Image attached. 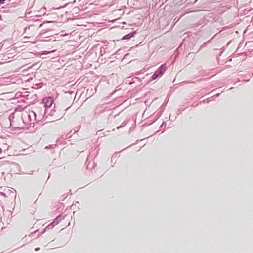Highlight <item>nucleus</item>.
<instances>
[{"label":"nucleus","mask_w":253,"mask_h":253,"mask_svg":"<svg viewBox=\"0 0 253 253\" xmlns=\"http://www.w3.org/2000/svg\"><path fill=\"white\" fill-rule=\"evenodd\" d=\"M43 114L44 115L41 119V121L45 124L58 120L60 118L56 116V111L52 110L51 108H43L41 115H43Z\"/></svg>","instance_id":"obj_1"},{"label":"nucleus","mask_w":253,"mask_h":253,"mask_svg":"<svg viewBox=\"0 0 253 253\" xmlns=\"http://www.w3.org/2000/svg\"><path fill=\"white\" fill-rule=\"evenodd\" d=\"M167 69V66L165 64H162L160 67L156 70L154 73L152 75L151 79L149 82L156 79L158 78L161 77L165 73Z\"/></svg>","instance_id":"obj_2"},{"label":"nucleus","mask_w":253,"mask_h":253,"mask_svg":"<svg viewBox=\"0 0 253 253\" xmlns=\"http://www.w3.org/2000/svg\"><path fill=\"white\" fill-rule=\"evenodd\" d=\"M53 102L52 97H46L43 99L41 105L43 108H51Z\"/></svg>","instance_id":"obj_3"},{"label":"nucleus","mask_w":253,"mask_h":253,"mask_svg":"<svg viewBox=\"0 0 253 253\" xmlns=\"http://www.w3.org/2000/svg\"><path fill=\"white\" fill-rule=\"evenodd\" d=\"M43 109V107H37L35 109V111H32V113L35 116V119L38 120V121L41 120L42 118L43 115H41L42 110ZM44 115V114H43Z\"/></svg>","instance_id":"obj_4"},{"label":"nucleus","mask_w":253,"mask_h":253,"mask_svg":"<svg viewBox=\"0 0 253 253\" xmlns=\"http://www.w3.org/2000/svg\"><path fill=\"white\" fill-rule=\"evenodd\" d=\"M136 34V31H134L132 32L129 33V34H127L124 36L122 38V40H129L130 38L133 37Z\"/></svg>","instance_id":"obj_5"},{"label":"nucleus","mask_w":253,"mask_h":253,"mask_svg":"<svg viewBox=\"0 0 253 253\" xmlns=\"http://www.w3.org/2000/svg\"><path fill=\"white\" fill-rule=\"evenodd\" d=\"M64 216H62L61 215L57 216L56 218L53 220V223L56 225H57L60 221L64 219Z\"/></svg>","instance_id":"obj_6"},{"label":"nucleus","mask_w":253,"mask_h":253,"mask_svg":"<svg viewBox=\"0 0 253 253\" xmlns=\"http://www.w3.org/2000/svg\"><path fill=\"white\" fill-rule=\"evenodd\" d=\"M105 109L104 108H103L102 107H97L95 109V112H94V115H96V114H100L101 113L105 111Z\"/></svg>","instance_id":"obj_7"},{"label":"nucleus","mask_w":253,"mask_h":253,"mask_svg":"<svg viewBox=\"0 0 253 253\" xmlns=\"http://www.w3.org/2000/svg\"><path fill=\"white\" fill-rule=\"evenodd\" d=\"M14 118H15V113H14L11 114L8 117V119L10 123V126H12V122L14 121Z\"/></svg>","instance_id":"obj_8"},{"label":"nucleus","mask_w":253,"mask_h":253,"mask_svg":"<svg viewBox=\"0 0 253 253\" xmlns=\"http://www.w3.org/2000/svg\"><path fill=\"white\" fill-rule=\"evenodd\" d=\"M56 225L53 223V222H51L50 224H49L45 229H52Z\"/></svg>","instance_id":"obj_9"},{"label":"nucleus","mask_w":253,"mask_h":253,"mask_svg":"<svg viewBox=\"0 0 253 253\" xmlns=\"http://www.w3.org/2000/svg\"><path fill=\"white\" fill-rule=\"evenodd\" d=\"M212 100V99L211 98V97H210L209 98L204 100L203 101H202V102L203 103H208Z\"/></svg>","instance_id":"obj_10"},{"label":"nucleus","mask_w":253,"mask_h":253,"mask_svg":"<svg viewBox=\"0 0 253 253\" xmlns=\"http://www.w3.org/2000/svg\"><path fill=\"white\" fill-rule=\"evenodd\" d=\"M56 146V145H49L46 146L45 149H53Z\"/></svg>","instance_id":"obj_11"},{"label":"nucleus","mask_w":253,"mask_h":253,"mask_svg":"<svg viewBox=\"0 0 253 253\" xmlns=\"http://www.w3.org/2000/svg\"><path fill=\"white\" fill-rule=\"evenodd\" d=\"M80 126H79L78 127H77L76 128H75L74 129V133H76V132L78 131L80 129Z\"/></svg>","instance_id":"obj_12"},{"label":"nucleus","mask_w":253,"mask_h":253,"mask_svg":"<svg viewBox=\"0 0 253 253\" xmlns=\"http://www.w3.org/2000/svg\"><path fill=\"white\" fill-rule=\"evenodd\" d=\"M125 125H126V123H125V122H123V123H122V125H121V126H118V127H117V128L118 129H119V128H120L121 127H123V126H125Z\"/></svg>","instance_id":"obj_13"},{"label":"nucleus","mask_w":253,"mask_h":253,"mask_svg":"<svg viewBox=\"0 0 253 253\" xmlns=\"http://www.w3.org/2000/svg\"><path fill=\"white\" fill-rule=\"evenodd\" d=\"M163 126H164V127L165 128L166 126V123L164 122L160 126V127L162 128V127H163Z\"/></svg>","instance_id":"obj_14"},{"label":"nucleus","mask_w":253,"mask_h":253,"mask_svg":"<svg viewBox=\"0 0 253 253\" xmlns=\"http://www.w3.org/2000/svg\"><path fill=\"white\" fill-rule=\"evenodd\" d=\"M36 85L37 86L38 88H40L42 86L41 83L38 84H36Z\"/></svg>","instance_id":"obj_15"},{"label":"nucleus","mask_w":253,"mask_h":253,"mask_svg":"<svg viewBox=\"0 0 253 253\" xmlns=\"http://www.w3.org/2000/svg\"><path fill=\"white\" fill-rule=\"evenodd\" d=\"M74 130H71L69 133L67 134V136L70 135L71 134H74Z\"/></svg>","instance_id":"obj_16"},{"label":"nucleus","mask_w":253,"mask_h":253,"mask_svg":"<svg viewBox=\"0 0 253 253\" xmlns=\"http://www.w3.org/2000/svg\"><path fill=\"white\" fill-rule=\"evenodd\" d=\"M206 45V43L205 42L201 46L200 48V49H201L202 48H203V47L205 46Z\"/></svg>","instance_id":"obj_17"},{"label":"nucleus","mask_w":253,"mask_h":253,"mask_svg":"<svg viewBox=\"0 0 253 253\" xmlns=\"http://www.w3.org/2000/svg\"><path fill=\"white\" fill-rule=\"evenodd\" d=\"M219 95V93H217V94H215V95H214L213 96H212L211 97V98L212 99L214 97H218Z\"/></svg>","instance_id":"obj_18"},{"label":"nucleus","mask_w":253,"mask_h":253,"mask_svg":"<svg viewBox=\"0 0 253 253\" xmlns=\"http://www.w3.org/2000/svg\"><path fill=\"white\" fill-rule=\"evenodd\" d=\"M39 250H40V248H39V247L36 248L35 249V250L36 251H39Z\"/></svg>","instance_id":"obj_19"},{"label":"nucleus","mask_w":253,"mask_h":253,"mask_svg":"<svg viewBox=\"0 0 253 253\" xmlns=\"http://www.w3.org/2000/svg\"><path fill=\"white\" fill-rule=\"evenodd\" d=\"M198 105V104H193L192 105V106H193V107H196Z\"/></svg>","instance_id":"obj_20"},{"label":"nucleus","mask_w":253,"mask_h":253,"mask_svg":"<svg viewBox=\"0 0 253 253\" xmlns=\"http://www.w3.org/2000/svg\"><path fill=\"white\" fill-rule=\"evenodd\" d=\"M2 20V16H1V15L0 14V20Z\"/></svg>","instance_id":"obj_21"},{"label":"nucleus","mask_w":253,"mask_h":253,"mask_svg":"<svg viewBox=\"0 0 253 253\" xmlns=\"http://www.w3.org/2000/svg\"><path fill=\"white\" fill-rule=\"evenodd\" d=\"M28 117L29 118L30 120H31V115H28Z\"/></svg>","instance_id":"obj_22"},{"label":"nucleus","mask_w":253,"mask_h":253,"mask_svg":"<svg viewBox=\"0 0 253 253\" xmlns=\"http://www.w3.org/2000/svg\"><path fill=\"white\" fill-rule=\"evenodd\" d=\"M2 195H4V196H6L5 194L4 193H2Z\"/></svg>","instance_id":"obj_23"}]
</instances>
